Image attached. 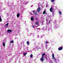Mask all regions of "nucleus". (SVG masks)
I'll return each instance as SVG.
<instances>
[{
  "label": "nucleus",
  "instance_id": "obj_1",
  "mask_svg": "<svg viewBox=\"0 0 63 63\" xmlns=\"http://www.w3.org/2000/svg\"><path fill=\"white\" fill-rule=\"evenodd\" d=\"M40 60L41 61H44V57H42L40 59Z\"/></svg>",
  "mask_w": 63,
  "mask_h": 63
},
{
  "label": "nucleus",
  "instance_id": "obj_2",
  "mask_svg": "<svg viewBox=\"0 0 63 63\" xmlns=\"http://www.w3.org/2000/svg\"><path fill=\"white\" fill-rule=\"evenodd\" d=\"M63 49V47H61L58 48V50H62Z\"/></svg>",
  "mask_w": 63,
  "mask_h": 63
},
{
  "label": "nucleus",
  "instance_id": "obj_3",
  "mask_svg": "<svg viewBox=\"0 0 63 63\" xmlns=\"http://www.w3.org/2000/svg\"><path fill=\"white\" fill-rule=\"evenodd\" d=\"M40 10H41V7H39L37 10L38 12H39V11H40Z\"/></svg>",
  "mask_w": 63,
  "mask_h": 63
},
{
  "label": "nucleus",
  "instance_id": "obj_4",
  "mask_svg": "<svg viewBox=\"0 0 63 63\" xmlns=\"http://www.w3.org/2000/svg\"><path fill=\"white\" fill-rule=\"evenodd\" d=\"M40 10H41V7H39L37 10L38 12H39V11H40Z\"/></svg>",
  "mask_w": 63,
  "mask_h": 63
},
{
  "label": "nucleus",
  "instance_id": "obj_5",
  "mask_svg": "<svg viewBox=\"0 0 63 63\" xmlns=\"http://www.w3.org/2000/svg\"><path fill=\"white\" fill-rule=\"evenodd\" d=\"M52 9H53V8L52 7H51L50 9V12H52Z\"/></svg>",
  "mask_w": 63,
  "mask_h": 63
},
{
  "label": "nucleus",
  "instance_id": "obj_6",
  "mask_svg": "<svg viewBox=\"0 0 63 63\" xmlns=\"http://www.w3.org/2000/svg\"><path fill=\"white\" fill-rule=\"evenodd\" d=\"M12 30H7V32H11Z\"/></svg>",
  "mask_w": 63,
  "mask_h": 63
},
{
  "label": "nucleus",
  "instance_id": "obj_7",
  "mask_svg": "<svg viewBox=\"0 0 63 63\" xmlns=\"http://www.w3.org/2000/svg\"><path fill=\"white\" fill-rule=\"evenodd\" d=\"M19 15H20V14L19 13H18L17 15V17H18L19 16Z\"/></svg>",
  "mask_w": 63,
  "mask_h": 63
},
{
  "label": "nucleus",
  "instance_id": "obj_8",
  "mask_svg": "<svg viewBox=\"0 0 63 63\" xmlns=\"http://www.w3.org/2000/svg\"><path fill=\"white\" fill-rule=\"evenodd\" d=\"M54 54H52V57L54 59Z\"/></svg>",
  "mask_w": 63,
  "mask_h": 63
},
{
  "label": "nucleus",
  "instance_id": "obj_9",
  "mask_svg": "<svg viewBox=\"0 0 63 63\" xmlns=\"http://www.w3.org/2000/svg\"><path fill=\"white\" fill-rule=\"evenodd\" d=\"M27 44L29 46V41H27Z\"/></svg>",
  "mask_w": 63,
  "mask_h": 63
},
{
  "label": "nucleus",
  "instance_id": "obj_10",
  "mask_svg": "<svg viewBox=\"0 0 63 63\" xmlns=\"http://www.w3.org/2000/svg\"><path fill=\"white\" fill-rule=\"evenodd\" d=\"M46 55V54L45 53H43L42 54V57H44V55Z\"/></svg>",
  "mask_w": 63,
  "mask_h": 63
},
{
  "label": "nucleus",
  "instance_id": "obj_11",
  "mask_svg": "<svg viewBox=\"0 0 63 63\" xmlns=\"http://www.w3.org/2000/svg\"><path fill=\"white\" fill-rule=\"evenodd\" d=\"M31 20L32 21L34 20V18H33V17H31Z\"/></svg>",
  "mask_w": 63,
  "mask_h": 63
},
{
  "label": "nucleus",
  "instance_id": "obj_12",
  "mask_svg": "<svg viewBox=\"0 0 63 63\" xmlns=\"http://www.w3.org/2000/svg\"><path fill=\"white\" fill-rule=\"evenodd\" d=\"M3 47H4V46H5V43L4 42H3Z\"/></svg>",
  "mask_w": 63,
  "mask_h": 63
},
{
  "label": "nucleus",
  "instance_id": "obj_13",
  "mask_svg": "<svg viewBox=\"0 0 63 63\" xmlns=\"http://www.w3.org/2000/svg\"><path fill=\"white\" fill-rule=\"evenodd\" d=\"M14 41L13 40H12L10 41V43H13Z\"/></svg>",
  "mask_w": 63,
  "mask_h": 63
},
{
  "label": "nucleus",
  "instance_id": "obj_14",
  "mask_svg": "<svg viewBox=\"0 0 63 63\" xmlns=\"http://www.w3.org/2000/svg\"><path fill=\"white\" fill-rule=\"evenodd\" d=\"M51 2H54V1H55V0H50Z\"/></svg>",
  "mask_w": 63,
  "mask_h": 63
},
{
  "label": "nucleus",
  "instance_id": "obj_15",
  "mask_svg": "<svg viewBox=\"0 0 63 63\" xmlns=\"http://www.w3.org/2000/svg\"><path fill=\"white\" fill-rule=\"evenodd\" d=\"M9 23H7L5 25V26H8V25H9Z\"/></svg>",
  "mask_w": 63,
  "mask_h": 63
},
{
  "label": "nucleus",
  "instance_id": "obj_16",
  "mask_svg": "<svg viewBox=\"0 0 63 63\" xmlns=\"http://www.w3.org/2000/svg\"><path fill=\"white\" fill-rule=\"evenodd\" d=\"M2 21V19H1V16H0V21Z\"/></svg>",
  "mask_w": 63,
  "mask_h": 63
},
{
  "label": "nucleus",
  "instance_id": "obj_17",
  "mask_svg": "<svg viewBox=\"0 0 63 63\" xmlns=\"http://www.w3.org/2000/svg\"><path fill=\"white\" fill-rule=\"evenodd\" d=\"M46 11H44L43 12V14H46Z\"/></svg>",
  "mask_w": 63,
  "mask_h": 63
},
{
  "label": "nucleus",
  "instance_id": "obj_18",
  "mask_svg": "<svg viewBox=\"0 0 63 63\" xmlns=\"http://www.w3.org/2000/svg\"><path fill=\"white\" fill-rule=\"evenodd\" d=\"M48 42L47 41L46 42V44H48Z\"/></svg>",
  "mask_w": 63,
  "mask_h": 63
},
{
  "label": "nucleus",
  "instance_id": "obj_19",
  "mask_svg": "<svg viewBox=\"0 0 63 63\" xmlns=\"http://www.w3.org/2000/svg\"><path fill=\"white\" fill-rule=\"evenodd\" d=\"M33 57V55L31 54L30 55V57L32 58Z\"/></svg>",
  "mask_w": 63,
  "mask_h": 63
},
{
  "label": "nucleus",
  "instance_id": "obj_20",
  "mask_svg": "<svg viewBox=\"0 0 63 63\" xmlns=\"http://www.w3.org/2000/svg\"><path fill=\"white\" fill-rule=\"evenodd\" d=\"M59 13L60 15H61V12L60 11H59Z\"/></svg>",
  "mask_w": 63,
  "mask_h": 63
},
{
  "label": "nucleus",
  "instance_id": "obj_21",
  "mask_svg": "<svg viewBox=\"0 0 63 63\" xmlns=\"http://www.w3.org/2000/svg\"><path fill=\"white\" fill-rule=\"evenodd\" d=\"M37 12H35V14H34V15H37Z\"/></svg>",
  "mask_w": 63,
  "mask_h": 63
},
{
  "label": "nucleus",
  "instance_id": "obj_22",
  "mask_svg": "<svg viewBox=\"0 0 63 63\" xmlns=\"http://www.w3.org/2000/svg\"><path fill=\"white\" fill-rule=\"evenodd\" d=\"M36 25H38V22H36Z\"/></svg>",
  "mask_w": 63,
  "mask_h": 63
},
{
  "label": "nucleus",
  "instance_id": "obj_23",
  "mask_svg": "<svg viewBox=\"0 0 63 63\" xmlns=\"http://www.w3.org/2000/svg\"><path fill=\"white\" fill-rule=\"evenodd\" d=\"M27 54V53H24V56H25V55H26Z\"/></svg>",
  "mask_w": 63,
  "mask_h": 63
},
{
  "label": "nucleus",
  "instance_id": "obj_24",
  "mask_svg": "<svg viewBox=\"0 0 63 63\" xmlns=\"http://www.w3.org/2000/svg\"><path fill=\"white\" fill-rule=\"evenodd\" d=\"M33 13H34V14H35V10H34L33 11Z\"/></svg>",
  "mask_w": 63,
  "mask_h": 63
},
{
  "label": "nucleus",
  "instance_id": "obj_25",
  "mask_svg": "<svg viewBox=\"0 0 63 63\" xmlns=\"http://www.w3.org/2000/svg\"><path fill=\"white\" fill-rule=\"evenodd\" d=\"M50 21H49V24H50Z\"/></svg>",
  "mask_w": 63,
  "mask_h": 63
},
{
  "label": "nucleus",
  "instance_id": "obj_26",
  "mask_svg": "<svg viewBox=\"0 0 63 63\" xmlns=\"http://www.w3.org/2000/svg\"><path fill=\"white\" fill-rule=\"evenodd\" d=\"M32 27H33V28H35V27H34V25Z\"/></svg>",
  "mask_w": 63,
  "mask_h": 63
},
{
  "label": "nucleus",
  "instance_id": "obj_27",
  "mask_svg": "<svg viewBox=\"0 0 63 63\" xmlns=\"http://www.w3.org/2000/svg\"><path fill=\"white\" fill-rule=\"evenodd\" d=\"M35 20H37V18H36L35 19Z\"/></svg>",
  "mask_w": 63,
  "mask_h": 63
},
{
  "label": "nucleus",
  "instance_id": "obj_28",
  "mask_svg": "<svg viewBox=\"0 0 63 63\" xmlns=\"http://www.w3.org/2000/svg\"><path fill=\"white\" fill-rule=\"evenodd\" d=\"M54 60H56V59L54 58Z\"/></svg>",
  "mask_w": 63,
  "mask_h": 63
},
{
  "label": "nucleus",
  "instance_id": "obj_29",
  "mask_svg": "<svg viewBox=\"0 0 63 63\" xmlns=\"http://www.w3.org/2000/svg\"><path fill=\"white\" fill-rule=\"evenodd\" d=\"M46 7H47V5L46 6Z\"/></svg>",
  "mask_w": 63,
  "mask_h": 63
},
{
  "label": "nucleus",
  "instance_id": "obj_30",
  "mask_svg": "<svg viewBox=\"0 0 63 63\" xmlns=\"http://www.w3.org/2000/svg\"><path fill=\"white\" fill-rule=\"evenodd\" d=\"M37 30H38V29H38V28H37Z\"/></svg>",
  "mask_w": 63,
  "mask_h": 63
}]
</instances>
